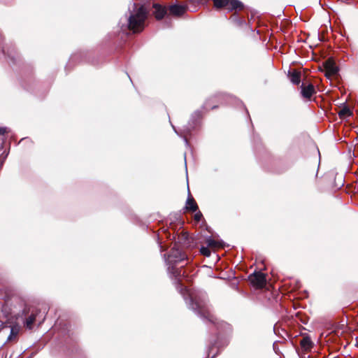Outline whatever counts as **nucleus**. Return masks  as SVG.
I'll use <instances>...</instances> for the list:
<instances>
[{"label":"nucleus","instance_id":"f257e3e1","mask_svg":"<svg viewBox=\"0 0 358 358\" xmlns=\"http://www.w3.org/2000/svg\"><path fill=\"white\" fill-rule=\"evenodd\" d=\"M147 15L148 12L144 6H136L129 19V28L134 32L141 31L145 27Z\"/></svg>","mask_w":358,"mask_h":358},{"label":"nucleus","instance_id":"f03ea898","mask_svg":"<svg viewBox=\"0 0 358 358\" xmlns=\"http://www.w3.org/2000/svg\"><path fill=\"white\" fill-rule=\"evenodd\" d=\"M214 6L217 8H225L229 10H241L243 8V3L238 0H213Z\"/></svg>","mask_w":358,"mask_h":358},{"label":"nucleus","instance_id":"7ed1b4c3","mask_svg":"<svg viewBox=\"0 0 358 358\" xmlns=\"http://www.w3.org/2000/svg\"><path fill=\"white\" fill-rule=\"evenodd\" d=\"M249 280L257 288H262L266 285V276L262 272H255L250 275Z\"/></svg>","mask_w":358,"mask_h":358},{"label":"nucleus","instance_id":"20e7f679","mask_svg":"<svg viewBox=\"0 0 358 358\" xmlns=\"http://www.w3.org/2000/svg\"><path fill=\"white\" fill-rule=\"evenodd\" d=\"M324 74L327 78H331L336 76L338 72L337 66L331 59H327L324 64Z\"/></svg>","mask_w":358,"mask_h":358},{"label":"nucleus","instance_id":"39448f33","mask_svg":"<svg viewBox=\"0 0 358 358\" xmlns=\"http://www.w3.org/2000/svg\"><path fill=\"white\" fill-rule=\"evenodd\" d=\"M315 93V87L312 84L301 85V94L304 98L310 99Z\"/></svg>","mask_w":358,"mask_h":358},{"label":"nucleus","instance_id":"423d86ee","mask_svg":"<svg viewBox=\"0 0 358 358\" xmlns=\"http://www.w3.org/2000/svg\"><path fill=\"white\" fill-rule=\"evenodd\" d=\"M153 8L155 16L157 20L163 18L165 14L166 13V8L159 4H154Z\"/></svg>","mask_w":358,"mask_h":358},{"label":"nucleus","instance_id":"0eeeda50","mask_svg":"<svg viewBox=\"0 0 358 358\" xmlns=\"http://www.w3.org/2000/svg\"><path fill=\"white\" fill-rule=\"evenodd\" d=\"M186 10V8L180 5H172L169 7V12L171 15L180 16L182 15Z\"/></svg>","mask_w":358,"mask_h":358},{"label":"nucleus","instance_id":"6e6552de","mask_svg":"<svg viewBox=\"0 0 358 358\" xmlns=\"http://www.w3.org/2000/svg\"><path fill=\"white\" fill-rule=\"evenodd\" d=\"M196 308L198 309V313L201 316L207 318L210 321L212 320V316L210 315L209 311L206 309V307L196 305Z\"/></svg>","mask_w":358,"mask_h":358},{"label":"nucleus","instance_id":"1a4fd4ad","mask_svg":"<svg viewBox=\"0 0 358 358\" xmlns=\"http://www.w3.org/2000/svg\"><path fill=\"white\" fill-rule=\"evenodd\" d=\"M198 206L194 199L192 197H189L186 203V209L192 212H195Z\"/></svg>","mask_w":358,"mask_h":358},{"label":"nucleus","instance_id":"9d476101","mask_svg":"<svg viewBox=\"0 0 358 358\" xmlns=\"http://www.w3.org/2000/svg\"><path fill=\"white\" fill-rule=\"evenodd\" d=\"M301 348L305 350H308L312 348V342L308 337H304L300 342Z\"/></svg>","mask_w":358,"mask_h":358},{"label":"nucleus","instance_id":"9b49d317","mask_svg":"<svg viewBox=\"0 0 358 358\" xmlns=\"http://www.w3.org/2000/svg\"><path fill=\"white\" fill-rule=\"evenodd\" d=\"M290 80L295 85L299 84L301 81V73L296 71L290 73Z\"/></svg>","mask_w":358,"mask_h":358},{"label":"nucleus","instance_id":"f8f14e48","mask_svg":"<svg viewBox=\"0 0 358 358\" xmlns=\"http://www.w3.org/2000/svg\"><path fill=\"white\" fill-rule=\"evenodd\" d=\"M352 115V112L348 107H344L338 112V115L341 118H346Z\"/></svg>","mask_w":358,"mask_h":358},{"label":"nucleus","instance_id":"ddd939ff","mask_svg":"<svg viewBox=\"0 0 358 358\" xmlns=\"http://www.w3.org/2000/svg\"><path fill=\"white\" fill-rule=\"evenodd\" d=\"M36 320V315L32 313L31 315H29L25 321V326L27 328L31 329L32 328L33 324L34 323Z\"/></svg>","mask_w":358,"mask_h":358},{"label":"nucleus","instance_id":"4468645a","mask_svg":"<svg viewBox=\"0 0 358 358\" xmlns=\"http://www.w3.org/2000/svg\"><path fill=\"white\" fill-rule=\"evenodd\" d=\"M20 327L18 326H13L11 328L10 335L8 337V340L11 341L15 338L19 333Z\"/></svg>","mask_w":358,"mask_h":358},{"label":"nucleus","instance_id":"2eb2a0df","mask_svg":"<svg viewBox=\"0 0 358 358\" xmlns=\"http://www.w3.org/2000/svg\"><path fill=\"white\" fill-rule=\"evenodd\" d=\"M208 247L213 248H217L221 247V244L219 241L209 238L206 241Z\"/></svg>","mask_w":358,"mask_h":358},{"label":"nucleus","instance_id":"dca6fc26","mask_svg":"<svg viewBox=\"0 0 358 358\" xmlns=\"http://www.w3.org/2000/svg\"><path fill=\"white\" fill-rule=\"evenodd\" d=\"M200 252L206 257H209L210 255V250L208 247H201Z\"/></svg>","mask_w":358,"mask_h":358},{"label":"nucleus","instance_id":"f3484780","mask_svg":"<svg viewBox=\"0 0 358 358\" xmlns=\"http://www.w3.org/2000/svg\"><path fill=\"white\" fill-rule=\"evenodd\" d=\"M201 217H202V214L200 212H199L194 215V219L196 221H200Z\"/></svg>","mask_w":358,"mask_h":358},{"label":"nucleus","instance_id":"a211bd4d","mask_svg":"<svg viewBox=\"0 0 358 358\" xmlns=\"http://www.w3.org/2000/svg\"><path fill=\"white\" fill-rule=\"evenodd\" d=\"M182 270H180L179 271H176V273H174L176 277H179L181 275Z\"/></svg>","mask_w":358,"mask_h":358},{"label":"nucleus","instance_id":"6ab92c4d","mask_svg":"<svg viewBox=\"0 0 358 358\" xmlns=\"http://www.w3.org/2000/svg\"><path fill=\"white\" fill-rule=\"evenodd\" d=\"M6 132V128H0V134H4Z\"/></svg>","mask_w":358,"mask_h":358},{"label":"nucleus","instance_id":"aec40b11","mask_svg":"<svg viewBox=\"0 0 358 358\" xmlns=\"http://www.w3.org/2000/svg\"><path fill=\"white\" fill-rule=\"evenodd\" d=\"M184 259H185V257H182V258L180 259V261H182V260H184Z\"/></svg>","mask_w":358,"mask_h":358}]
</instances>
